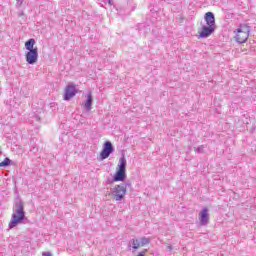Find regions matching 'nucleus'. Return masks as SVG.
I'll return each instance as SVG.
<instances>
[{"label": "nucleus", "mask_w": 256, "mask_h": 256, "mask_svg": "<svg viewBox=\"0 0 256 256\" xmlns=\"http://www.w3.org/2000/svg\"><path fill=\"white\" fill-rule=\"evenodd\" d=\"M25 220V206H23V202H16L14 213L12 214L11 221L9 223V229H13L17 227L19 223H22Z\"/></svg>", "instance_id": "obj_1"}, {"label": "nucleus", "mask_w": 256, "mask_h": 256, "mask_svg": "<svg viewBox=\"0 0 256 256\" xmlns=\"http://www.w3.org/2000/svg\"><path fill=\"white\" fill-rule=\"evenodd\" d=\"M126 170H127V159L125 158V156H122L119 159L118 169L115 175L113 176V181L116 183L119 181H125V179H127Z\"/></svg>", "instance_id": "obj_2"}, {"label": "nucleus", "mask_w": 256, "mask_h": 256, "mask_svg": "<svg viewBox=\"0 0 256 256\" xmlns=\"http://www.w3.org/2000/svg\"><path fill=\"white\" fill-rule=\"evenodd\" d=\"M110 195L114 201H123L127 195V185L119 184L111 188Z\"/></svg>", "instance_id": "obj_3"}, {"label": "nucleus", "mask_w": 256, "mask_h": 256, "mask_svg": "<svg viewBox=\"0 0 256 256\" xmlns=\"http://www.w3.org/2000/svg\"><path fill=\"white\" fill-rule=\"evenodd\" d=\"M237 43H245L249 39V26H241L237 29L235 36Z\"/></svg>", "instance_id": "obj_4"}, {"label": "nucleus", "mask_w": 256, "mask_h": 256, "mask_svg": "<svg viewBox=\"0 0 256 256\" xmlns=\"http://www.w3.org/2000/svg\"><path fill=\"white\" fill-rule=\"evenodd\" d=\"M75 95H77V88H75V85L73 84L67 85L64 90V96H63L64 101H70L71 99H73V97H75Z\"/></svg>", "instance_id": "obj_5"}, {"label": "nucleus", "mask_w": 256, "mask_h": 256, "mask_svg": "<svg viewBox=\"0 0 256 256\" xmlns=\"http://www.w3.org/2000/svg\"><path fill=\"white\" fill-rule=\"evenodd\" d=\"M25 57L28 65H35L39 59V50H30L25 54Z\"/></svg>", "instance_id": "obj_6"}, {"label": "nucleus", "mask_w": 256, "mask_h": 256, "mask_svg": "<svg viewBox=\"0 0 256 256\" xmlns=\"http://www.w3.org/2000/svg\"><path fill=\"white\" fill-rule=\"evenodd\" d=\"M113 151H115V149L113 148V144L110 141H106L100 153L101 159H108Z\"/></svg>", "instance_id": "obj_7"}, {"label": "nucleus", "mask_w": 256, "mask_h": 256, "mask_svg": "<svg viewBox=\"0 0 256 256\" xmlns=\"http://www.w3.org/2000/svg\"><path fill=\"white\" fill-rule=\"evenodd\" d=\"M213 33H215V27L203 25L201 27V31L199 33V38L207 39V37H211V35H213Z\"/></svg>", "instance_id": "obj_8"}, {"label": "nucleus", "mask_w": 256, "mask_h": 256, "mask_svg": "<svg viewBox=\"0 0 256 256\" xmlns=\"http://www.w3.org/2000/svg\"><path fill=\"white\" fill-rule=\"evenodd\" d=\"M200 224L205 226L209 224V209L203 208L199 213Z\"/></svg>", "instance_id": "obj_9"}, {"label": "nucleus", "mask_w": 256, "mask_h": 256, "mask_svg": "<svg viewBox=\"0 0 256 256\" xmlns=\"http://www.w3.org/2000/svg\"><path fill=\"white\" fill-rule=\"evenodd\" d=\"M204 19H205V22H206V26L216 28L215 14H213V12H207L204 16Z\"/></svg>", "instance_id": "obj_10"}, {"label": "nucleus", "mask_w": 256, "mask_h": 256, "mask_svg": "<svg viewBox=\"0 0 256 256\" xmlns=\"http://www.w3.org/2000/svg\"><path fill=\"white\" fill-rule=\"evenodd\" d=\"M91 105H93V95L91 94V92H88L87 100L84 103V108L86 109V111H91Z\"/></svg>", "instance_id": "obj_11"}, {"label": "nucleus", "mask_w": 256, "mask_h": 256, "mask_svg": "<svg viewBox=\"0 0 256 256\" xmlns=\"http://www.w3.org/2000/svg\"><path fill=\"white\" fill-rule=\"evenodd\" d=\"M25 48L27 51H35L38 50L35 48V39L31 38L28 41L25 42Z\"/></svg>", "instance_id": "obj_12"}, {"label": "nucleus", "mask_w": 256, "mask_h": 256, "mask_svg": "<svg viewBox=\"0 0 256 256\" xmlns=\"http://www.w3.org/2000/svg\"><path fill=\"white\" fill-rule=\"evenodd\" d=\"M129 247H132V249L137 251V249H139V247H141V243H140L139 239L133 238L132 240H130Z\"/></svg>", "instance_id": "obj_13"}, {"label": "nucleus", "mask_w": 256, "mask_h": 256, "mask_svg": "<svg viewBox=\"0 0 256 256\" xmlns=\"http://www.w3.org/2000/svg\"><path fill=\"white\" fill-rule=\"evenodd\" d=\"M139 241H140V247H145V245H149V243H151V239L147 237H142L139 239Z\"/></svg>", "instance_id": "obj_14"}, {"label": "nucleus", "mask_w": 256, "mask_h": 256, "mask_svg": "<svg viewBox=\"0 0 256 256\" xmlns=\"http://www.w3.org/2000/svg\"><path fill=\"white\" fill-rule=\"evenodd\" d=\"M13 161L9 159V157H6L4 161L0 162V167H9V165H12Z\"/></svg>", "instance_id": "obj_15"}, {"label": "nucleus", "mask_w": 256, "mask_h": 256, "mask_svg": "<svg viewBox=\"0 0 256 256\" xmlns=\"http://www.w3.org/2000/svg\"><path fill=\"white\" fill-rule=\"evenodd\" d=\"M31 119L32 120H29V122L33 125L35 122L36 123H40V121H41V117H39V115H35V114H33L32 116H31Z\"/></svg>", "instance_id": "obj_16"}, {"label": "nucleus", "mask_w": 256, "mask_h": 256, "mask_svg": "<svg viewBox=\"0 0 256 256\" xmlns=\"http://www.w3.org/2000/svg\"><path fill=\"white\" fill-rule=\"evenodd\" d=\"M205 147H206L205 145H200V146H198L197 148H194V151H195L196 153H203Z\"/></svg>", "instance_id": "obj_17"}, {"label": "nucleus", "mask_w": 256, "mask_h": 256, "mask_svg": "<svg viewBox=\"0 0 256 256\" xmlns=\"http://www.w3.org/2000/svg\"><path fill=\"white\" fill-rule=\"evenodd\" d=\"M42 255H43V256H53V255L51 254V252H44Z\"/></svg>", "instance_id": "obj_18"}, {"label": "nucleus", "mask_w": 256, "mask_h": 256, "mask_svg": "<svg viewBox=\"0 0 256 256\" xmlns=\"http://www.w3.org/2000/svg\"><path fill=\"white\" fill-rule=\"evenodd\" d=\"M17 5L19 6L23 5V0H17Z\"/></svg>", "instance_id": "obj_19"}, {"label": "nucleus", "mask_w": 256, "mask_h": 256, "mask_svg": "<svg viewBox=\"0 0 256 256\" xmlns=\"http://www.w3.org/2000/svg\"><path fill=\"white\" fill-rule=\"evenodd\" d=\"M167 250H168V251H173V246L168 245V246H167Z\"/></svg>", "instance_id": "obj_20"}, {"label": "nucleus", "mask_w": 256, "mask_h": 256, "mask_svg": "<svg viewBox=\"0 0 256 256\" xmlns=\"http://www.w3.org/2000/svg\"><path fill=\"white\" fill-rule=\"evenodd\" d=\"M23 15H24L23 11H21V12L18 13V16H19V17H23Z\"/></svg>", "instance_id": "obj_21"}, {"label": "nucleus", "mask_w": 256, "mask_h": 256, "mask_svg": "<svg viewBox=\"0 0 256 256\" xmlns=\"http://www.w3.org/2000/svg\"><path fill=\"white\" fill-rule=\"evenodd\" d=\"M137 256H145V254H143V252H140Z\"/></svg>", "instance_id": "obj_22"}, {"label": "nucleus", "mask_w": 256, "mask_h": 256, "mask_svg": "<svg viewBox=\"0 0 256 256\" xmlns=\"http://www.w3.org/2000/svg\"><path fill=\"white\" fill-rule=\"evenodd\" d=\"M109 5H113V2L111 0H108Z\"/></svg>", "instance_id": "obj_23"}]
</instances>
